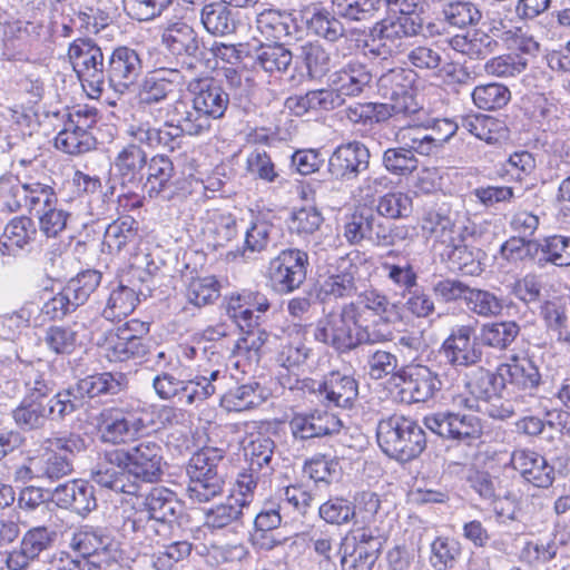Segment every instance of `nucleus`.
I'll use <instances>...</instances> for the list:
<instances>
[{
  "label": "nucleus",
  "mask_w": 570,
  "mask_h": 570,
  "mask_svg": "<svg viewBox=\"0 0 570 570\" xmlns=\"http://www.w3.org/2000/svg\"><path fill=\"white\" fill-rule=\"evenodd\" d=\"M142 71L140 53L131 47L118 46L108 57L106 85L116 92L125 94L137 83Z\"/></svg>",
  "instance_id": "a211bd4d"
},
{
  "label": "nucleus",
  "mask_w": 570,
  "mask_h": 570,
  "mask_svg": "<svg viewBox=\"0 0 570 570\" xmlns=\"http://www.w3.org/2000/svg\"><path fill=\"white\" fill-rule=\"evenodd\" d=\"M416 73L412 69L393 68L382 73L377 80V92L389 101L394 114H414Z\"/></svg>",
  "instance_id": "2eb2a0df"
},
{
  "label": "nucleus",
  "mask_w": 570,
  "mask_h": 570,
  "mask_svg": "<svg viewBox=\"0 0 570 570\" xmlns=\"http://www.w3.org/2000/svg\"><path fill=\"white\" fill-rule=\"evenodd\" d=\"M0 197L10 212H17L24 206L35 215L58 205V197L50 177L42 180L31 178L21 185L9 186L8 190H6V184L2 183Z\"/></svg>",
  "instance_id": "f8f14e48"
},
{
  "label": "nucleus",
  "mask_w": 570,
  "mask_h": 570,
  "mask_svg": "<svg viewBox=\"0 0 570 570\" xmlns=\"http://www.w3.org/2000/svg\"><path fill=\"white\" fill-rule=\"evenodd\" d=\"M512 55L521 56L528 63L530 58L538 56L540 43L534 36L523 27H511L494 33Z\"/></svg>",
  "instance_id": "052dcab7"
},
{
  "label": "nucleus",
  "mask_w": 570,
  "mask_h": 570,
  "mask_svg": "<svg viewBox=\"0 0 570 570\" xmlns=\"http://www.w3.org/2000/svg\"><path fill=\"white\" fill-rule=\"evenodd\" d=\"M138 301L134 288L119 284L110 292L100 317L112 323L120 322L135 311Z\"/></svg>",
  "instance_id": "bf43d9fd"
},
{
  "label": "nucleus",
  "mask_w": 570,
  "mask_h": 570,
  "mask_svg": "<svg viewBox=\"0 0 570 570\" xmlns=\"http://www.w3.org/2000/svg\"><path fill=\"white\" fill-rule=\"evenodd\" d=\"M292 61V51L279 42L261 43L253 55V68L275 78L286 72Z\"/></svg>",
  "instance_id": "c03bdc74"
},
{
  "label": "nucleus",
  "mask_w": 570,
  "mask_h": 570,
  "mask_svg": "<svg viewBox=\"0 0 570 570\" xmlns=\"http://www.w3.org/2000/svg\"><path fill=\"white\" fill-rule=\"evenodd\" d=\"M307 266L306 252L297 248L284 249L268 264V284L278 294H289L305 282Z\"/></svg>",
  "instance_id": "4468645a"
},
{
  "label": "nucleus",
  "mask_w": 570,
  "mask_h": 570,
  "mask_svg": "<svg viewBox=\"0 0 570 570\" xmlns=\"http://www.w3.org/2000/svg\"><path fill=\"white\" fill-rule=\"evenodd\" d=\"M380 268L385 281L403 297L412 288L417 287L419 274L412 261L405 256H400L395 250H389L385 259L381 262Z\"/></svg>",
  "instance_id": "58836bf2"
},
{
  "label": "nucleus",
  "mask_w": 570,
  "mask_h": 570,
  "mask_svg": "<svg viewBox=\"0 0 570 570\" xmlns=\"http://www.w3.org/2000/svg\"><path fill=\"white\" fill-rule=\"evenodd\" d=\"M41 367L40 362L32 363L19 360L17 371L24 386L23 396L47 401L52 394L53 383Z\"/></svg>",
  "instance_id": "3c124183"
},
{
  "label": "nucleus",
  "mask_w": 570,
  "mask_h": 570,
  "mask_svg": "<svg viewBox=\"0 0 570 570\" xmlns=\"http://www.w3.org/2000/svg\"><path fill=\"white\" fill-rule=\"evenodd\" d=\"M239 233V222L233 213L219 209L208 212L205 234L215 249L228 246L238 238Z\"/></svg>",
  "instance_id": "49530a36"
},
{
  "label": "nucleus",
  "mask_w": 570,
  "mask_h": 570,
  "mask_svg": "<svg viewBox=\"0 0 570 570\" xmlns=\"http://www.w3.org/2000/svg\"><path fill=\"white\" fill-rule=\"evenodd\" d=\"M376 440L380 449L399 462L412 461L426 448V435L419 423L397 414L380 420Z\"/></svg>",
  "instance_id": "f03ea898"
},
{
  "label": "nucleus",
  "mask_w": 570,
  "mask_h": 570,
  "mask_svg": "<svg viewBox=\"0 0 570 570\" xmlns=\"http://www.w3.org/2000/svg\"><path fill=\"white\" fill-rule=\"evenodd\" d=\"M425 426L439 436L464 443H472L482 435L481 420L473 414L443 411L424 417Z\"/></svg>",
  "instance_id": "f3484780"
},
{
  "label": "nucleus",
  "mask_w": 570,
  "mask_h": 570,
  "mask_svg": "<svg viewBox=\"0 0 570 570\" xmlns=\"http://www.w3.org/2000/svg\"><path fill=\"white\" fill-rule=\"evenodd\" d=\"M372 80L371 70L360 61H350L330 76L331 86L344 102L346 98L358 97L365 92L371 87Z\"/></svg>",
  "instance_id": "e433bc0d"
},
{
  "label": "nucleus",
  "mask_w": 570,
  "mask_h": 570,
  "mask_svg": "<svg viewBox=\"0 0 570 570\" xmlns=\"http://www.w3.org/2000/svg\"><path fill=\"white\" fill-rule=\"evenodd\" d=\"M439 255L452 272L476 276L483 271L485 254L480 248L465 244L460 234L441 248Z\"/></svg>",
  "instance_id": "c756f323"
},
{
  "label": "nucleus",
  "mask_w": 570,
  "mask_h": 570,
  "mask_svg": "<svg viewBox=\"0 0 570 570\" xmlns=\"http://www.w3.org/2000/svg\"><path fill=\"white\" fill-rule=\"evenodd\" d=\"M520 325L515 321H497L482 325L480 340L483 345L498 351L507 350L519 336Z\"/></svg>",
  "instance_id": "0e129e2a"
},
{
  "label": "nucleus",
  "mask_w": 570,
  "mask_h": 570,
  "mask_svg": "<svg viewBox=\"0 0 570 570\" xmlns=\"http://www.w3.org/2000/svg\"><path fill=\"white\" fill-rule=\"evenodd\" d=\"M492 33H499L500 29L493 27ZM497 36L489 35L481 30H475L468 35H456L450 40L451 48L470 59L483 60L493 53L499 46Z\"/></svg>",
  "instance_id": "de8ad7c7"
},
{
  "label": "nucleus",
  "mask_w": 570,
  "mask_h": 570,
  "mask_svg": "<svg viewBox=\"0 0 570 570\" xmlns=\"http://www.w3.org/2000/svg\"><path fill=\"white\" fill-rule=\"evenodd\" d=\"M356 299L344 303L338 312L317 320L313 337L316 342L347 354L363 345L390 342L393 332L390 314L396 307L383 292L368 288L357 292Z\"/></svg>",
  "instance_id": "f257e3e1"
},
{
  "label": "nucleus",
  "mask_w": 570,
  "mask_h": 570,
  "mask_svg": "<svg viewBox=\"0 0 570 570\" xmlns=\"http://www.w3.org/2000/svg\"><path fill=\"white\" fill-rule=\"evenodd\" d=\"M421 228L423 235L433 242V248L438 252L459 235L451 217L434 209L424 213Z\"/></svg>",
  "instance_id": "603ef678"
},
{
  "label": "nucleus",
  "mask_w": 570,
  "mask_h": 570,
  "mask_svg": "<svg viewBox=\"0 0 570 570\" xmlns=\"http://www.w3.org/2000/svg\"><path fill=\"white\" fill-rule=\"evenodd\" d=\"M165 116H168L183 137L185 135L198 137L212 130V124L198 109L194 99H176L167 105Z\"/></svg>",
  "instance_id": "2f4dec72"
},
{
  "label": "nucleus",
  "mask_w": 570,
  "mask_h": 570,
  "mask_svg": "<svg viewBox=\"0 0 570 570\" xmlns=\"http://www.w3.org/2000/svg\"><path fill=\"white\" fill-rule=\"evenodd\" d=\"M126 135L141 146L168 153L179 149L183 142V136L168 116L160 126H154L148 120L131 122L126 128Z\"/></svg>",
  "instance_id": "393cba45"
},
{
  "label": "nucleus",
  "mask_w": 570,
  "mask_h": 570,
  "mask_svg": "<svg viewBox=\"0 0 570 570\" xmlns=\"http://www.w3.org/2000/svg\"><path fill=\"white\" fill-rule=\"evenodd\" d=\"M385 541L386 535L380 524L353 523L340 544L381 554Z\"/></svg>",
  "instance_id": "4d7b16f0"
},
{
  "label": "nucleus",
  "mask_w": 570,
  "mask_h": 570,
  "mask_svg": "<svg viewBox=\"0 0 570 570\" xmlns=\"http://www.w3.org/2000/svg\"><path fill=\"white\" fill-rule=\"evenodd\" d=\"M125 468L137 480L154 483L164 474V448L156 439H140L127 449H121Z\"/></svg>",
  "instance_id": "ddd939ff"
},
{
  "label": "nucleus",
  "mask_w": 570,
  "mask_h": 570,
  "mask_svg": "<svg viewBox=\"0 0 570 570\" xmlns=\"http://www.w3.org/2000/svg\"><path fill=\"white\" fill-rule=\"evenodd\" d=\"M149 417L150 412L139 401L106 407L97 417L99 438L112 445L134 441L151 425Z\"/></svg>",
  "instance_id": "7ed1b4c3"
},
{
  "label": "nucleus",
  "mask_w": 570,
  "mask_h": 570,
  "mask_svg": "<svg viewBox=\"0 0 570 570\" xmlns=\"http://www.w3.org/2000/svg\"><path fill=\"white\" fill-rule=\"evenodd\" d=\"M358 395V383L351 374L332 371L323 379L321 402L330 406L350 409Z\"/></svg>",
  "instance_id": "4c0bfd02"
},
{
  "label": "nucleus",
  "mask_w": 570,
  "mask_h": 570,
  "mask_svg": "<svg viewBox=\"0 0 570 570\" xmlns=\"http://www.w3.org/2000/svg\"><path fill=\"white\" fill-rule=\"evenodd\" d=\"M50 499L58 508L80 515L88 514L97 507L94 485L82 479L59 484L50 493Z\"/></svg>",
  "instance_id": "c85d7f7f"
},
{
  "label": "nucleus",
  "mask_w": 570,
  "mask_h": 570,
  "mask_svg": "<svg viewBox=\"0 0 570 570\" xmlns=\"http://www.w3.org/2000/svg\"><path fill=\"white\" fill-rule=\"evenodd\" d=\"M275 449V441L271 436L263 433L253 434L244 446L245 461L249 471L262 476H272L278 465Z\"/></svg>",
  "instance_id": "79ce46f5"
},
{
  "label": "nucleus",
  "mask_w": 570,
  "mask_h": 570,
  "mask_svg": "<svg viewBox=\"0 0 570 570\" xmlns=\"http://www.w3.org/2000/svg\"><path fill=\"white\" fill-rule=\"evenodd\" d=\"M127 377L124 373L102 372L88 375L76 384V392L81 397L114 396L127 389Z\"/></svg>",
  "instance_id": "37998d69"
},
{
  "label": "nucleus",
  "mask_w": 570,
  "mask_h": 570,
  "mask_svg": "<svg viewBox=\"0 0 570 570\" xmlns=\"http://www.w3.org/2000/svg\"><path fill=\"white\" fill-rule=\"evenodd\" d=\"M510 464L525 482L535 488L548 489L556 480L554 466L546 456L532 449L513 450Z\"/></svg>",
  "instance_id": "bb28decb"
},
{
  "label": "nucleus",
  "mask_w": 570,
  "mask_h": 570,
  "mask_svg": "<svg viewBox=\"0 0 570 570\" xmlns=\"http://www.w3.org/2000/svg\"><path fill=\"white\" fill-rule=\"evenodd\" d=\"M101 281L100 272L86 269L70 278L52 297L46 301L41 313L50 321H61L83 305L97 289Z\"/></svg>",
  "instance_id": "9d476101"
},
{
  "label": "nucleus",
  "mask_w": 570,
  "mask_h": 570,
  "mask_svg": "<svg viewBox=\"0 0 570 570\" xmlns=\"http://www.w3.org/2000/svg\"><path fill=\"white\" fill-rule=\"evenodd\" d=\"M147 176L140 185L150 198L168 200L174 194L175 167L171 159L163 154L153 156L146 166Z\"/></svg>",
  "instance_id": "f704fd0d"
},
{
  "label": "nucleus",
  "mask_w": 570,
  "mask_h": 570,
  "mask_svg": "<svg viewBox=\"0 0 570 570\" xmlns=\"http://www.w3.org/2000/svg\"><path fill=\"white\" fill-rule=\"evenodd\" d=\"M144 507L163 532L183 514L180 500L174 491L165 487L153 488L145 498Z\"/></svg>",
  "instance_id": "c9c22d12"
},
{
  "label": "nucleus",
  "mask_w": 570,
  "mask_h": 570,
  "mask_svg": "<svg viewBox=\"0 0 570 570\" xmlns=\"http://www.w3.org/2000/svg\"><path fill=\"white\" fill-rule=\"evenodd\" d=\"M394 381L403 384L402 391L409 393L410 402L425 403L435 400L443 387L441 374L432 366L410 363L394 373Z\"/></svg>",
  "instance_id": "dca6fc26"
},
{
  "label": "nucleus",
  "mask_w": 570,
  "mask_h": 570,
  "mask_svg": "<svg viewBox=\"0 0 570 570\" xmlns=\"http://www.w3.org/2000/svg\"><path fill=\"white\" fill-rule=\"evenodd\" d=\"M200 21L205 30L215 37L232 35L237 29L235 13L219 1L210 2L203 7Z\"/></svg>",
  "instance_id": "864d4df0"
},
{
  "label": "nucleus",
  "mask_w": 570,
  "mask_h": 570,
  "mask_svg": "<svg viewBox=\"0 0 570 570\" xmlns=\"http://www.w3.org/2000/svg\"><path fill=\"white\" fill-rule=\"evenodd\" d=\"M255 22L258 32L272 42L292 38L298 32L296 18L286 10L264 9L257 13Z\"/></svg>",
  "instance_id": "a19ab883"
},
{
  "label": "nucleus",
  "mask_w": 570,
  "mask_h": 570,
  "mask_svg": "<svg viewBox=\"0 0 570 570\" xmlns=\"http://www.w3.org/2000/svg\"><path fill=\"white\" fill-rule=\"evenodd\" d=\"M11 417L20 431L42 429L49 420L45 401L23 396L11 411Z\"/></svg>",
  "instance_id": "5fc2aeb1"
},
{
  "label": "nucleus",
  "mask_w": 570,
  "mask_h": 570,
  "mask_svg": "<svg viewBox=\"0 0 570 570\" xmlns=\"http://www.w3.org/2000/svg\"><path fill=\"white\" fill-rule=\"evenodd\" d=\"M222 283L214 275L194 277L189 281L185 297L188 304L202 308L214 304L220 296Z\"/></svg>",
  "instance_id": "338daca9"
},
{
  "label": "nucleus",
  "mask_w": 570,
  "mask_h": 570,
  "mask_svg": "<svg viewBox=\"0 0 570 570\" xmlns=\"http://www.w3.org/2000/svg\"><path fill=\"white\" fill-rule=\"evenodd\" d=\"M141 240L139 223L131 216H122L107 226L102 244L110 254L134 255Z\"/></svg>",
  "instance_id": "72a5a7b5"
},
{
  "label": "nucleus",
  "mask_w": 570,
  "mask_h": 570,
  "mask_svg": "<svg viewBox=\"0 0 570 570\" xmlns=\"http://www.w3.org/2000/svg\"><path fill=\"white\" fill-rule=\"evenodd\" d=\"M0 32L4 55L19 61L30 60L47 35L42 22L26 20L6 10H0Z\"/></svg>",
  "instance_id": "423d86ee"
},
{
  "label": "nucleus",
  "mask_w": 570,
  "mask_h": 570,
  "mask_svg": "<svg viewBox=\"0 0 570 570\" xmlns=\"http://www.w3.org/2000/svg\"><path fill=\"white\" fill-rule=\"evenodd\" d=\"M67 55L82 87H88L91 96H100L107 77L101 48L91 38H77L69 45Z\"/></svg>",
  "instance_id": "1a4fd4ad"
},
{
  "label": "nucleus",
  "mask_w": 570,
  "mask_h": 570,
  "mask_svg": "<svg viewBox=\"0 0 570 570\" xmlns=\"http://www.w3.org/2000/svg\"><path fill=\"white\" fill-rule=\"evenodd\" d=\"M37 236L35 222L28 216L12 218L0 236V253L3 256H18L28 250Z\"/></svg>",
  "instance_id": "ea45409f"
},
{
  "label": "nucleus",
  "mask_w": 570,
  "mask_h": 570,
  "mask_svg": "<svg viewBox=\"0 0 570 570\" xmlns=\"http://www.w3.org/2000/svg\"><path fill=\"white\" fill-rule=\"evenodd\" d=\"M78 323L72 325H51L45 331L43 342L56 355H70L81 345Z\"/></svg>",
  "instance_id": "e2e57ef3"
},
{
  "label": "nucleus",
  "mask_w": 570,
  "mask_h": 570,
  "mask_svg": "<svg viewBox=\"0 0 570 570\" xmlns=\"http://www.w3.org/2000/svg\"><path fill=\"white\" fill-rule=\"evenodd\" d=\"M539 242L538 265L570 266V236L551 235Z\"/></svg>",
  "instance_id": "69168bd1"
},
{
  "label": "nucleus",
  "mask_w": 570,
  "mask_h": 570,
  "mask_svg": "<svg viewBox=\"0 0 570 570\" xmlns=\"http://www.w3.org/2000/svg\"><path fill=\"white\" fill-rule=\"evenodd\" d=\"M226 385L225 380L218 379L216 371H202L194 377L186 380L184 405H198L203 403Z\"/></svg>",
  "instance_id": "13d9d810"
},
{
  "label": "nucleus",
  "mask_w": 570,
  "mask_h": 570,
  "mask_svg": "<svg viewBox=\"0 0 570 570\" xmlns=\"http://www.w3.org/2000/svg\"><path fill=\"white\" fill-rule=\"evenodd\" d=\"M460 127L489 145H498L509 135L503 121L482 114L463 116Z\"/></svg>",
  "instance_id": "09e8293b"
},
{
  "label": "nucleus",
  "mask_w": 570,
  "mask_h": 570,
  "mask_svg": "<svg viewBox=\"0 0 570 570\" xmlns=\"http://www.w3.org/2000/svg\"><path fill=\"white\" fill-rule=\"evenodd\" d=\"M189 90L198 109L212 125L214 120L225 116L229 106V95L213 78L191 82Z\"/></svg>",
  "instance_id": "7c9ffc66"
},
{
  "label": "nucleus",
  "mask_w": 570,
  "mask_h": 570,
  "mask_svg": "<svg viewBox=\"0 0 570 570\" xmlns=\"http://www.w3.org/2000/svg\"><path fill=\"white\" fill-rule=\"evenodd\" d=\"M481 382L488 385L510 387L515 394V401L525 402L528 397H538L540 387L544 384L539 366L525 354H511L507 362L500 364L495 372L485 371Z\"/></svg>",
  "instance_id": "20e7f679"
},
{
  "label": "nucleus",
  "mask_w": 570,
  "mask_h": 570,
  "mask_svg": "<svg viewBox=\"0 0 570 570\" xmlns=\"http://www.w3.org/2000/svg\"><path fill=\"white\" fill-rule=\"evenodd\" d=\"M365 269H367L366 261L357 250L338 257L334 264L330 265L326 275L318 282L316 297L322 303H330L355 296Z\"/></svg>",
  "instance_id": "39448f33"
},
{
  "label": "nucleus",
  "mask_w": 570,
  "mask_h": 570,
  "mask_svg": "<svg viewBox=\"0 0 570 570\" xmlns=\"http://www.w3.org/2000/svg\"><path fill=\"white\" fill-rule=\"evenodd\" d=\"M288 425L293 438L304 442L336 434L343 423L337 415L323 409H314L294 413Z\"/></svg>",
  "instance_id": "b1692460"
},
{
  "label": "nucleus",
  "mask_w": 570,
  "mask_h": 570,
  "mask_svg": "<svg viewBox=\"0 0 570 570\" xmlns=\"http://www.w3.org/2000/svg\"><path fill=\"white\" fill-rule=\"evenodd\" d=\"M271 304L265 294L244 289L240 293L232 294L227 302V314L237 324L240 331L247 328H257L259 326V315L268 311Z\"/></svg>",
  "instance_id": "cd10ccee"
},
{
  "label": "nucleus",
  "mask_w": 570,
  "mask_h": 570,
  "mask_svg": "<svg viewBox=\"0 0 570 570\" xmlns=\"http://www.w3.org/2000/svg\"><path fill=\"white\" fill-rule=\"evenodd\" d=\"M121 449L105 451L99 458L96 468L91 472L92 480L100 487L117 493L137 494L138 484L130 480V473L125 468Z\"/></svg>",
  "instance_id": "5701e85b"
},
{
  "label": "nucleus",
  "mask_w": 570,
  "mask_h": 570,
  "mask_svg": "<svg viewBox=\"0 0 570 570\" xmlns=\"http://www.w3.org/2000/svg\"><path fill=\"white\" fill-rule=\"evenodd\" d=\"M462 554L459 540L440 535L430 544L429 562L434 570L453 569Z\"/></svg>",
  "instance_id": "774afa93"
},
{
  "label": "nucleus",
  "mask_w": 570,
  "mask_h": 570,
  "mask_svg": "<svg viewBox=\"0 0 570 570\" xmlns=\"http://www.w3.org/2000/svg\"><path fill=\"white\" fill-rule=\"evenodd\" d=\"M148 332V323L132 318L116 330L107 331L98 346L109 362L141 361L150 353V340L146 337Z\"/></svg>",
  "instance_id": "0eeeda50"
},
{
  "label": "nucleus",
  "mask_w": 570,
  "mask_h": 570,
  "mask_svg": "<svg viewBox=\"0 0 570 570\" xmlns=\"http://www.w3.org/2000/svg\"><path fill=\"white\" fill-rule=\"evenodd\" d=\"M86 450V441L77 433L47 439L37 456L41 479L58 481L73 472L77 453Z\"/></svg>",
  "instance_id": "9b49d317"
},
{
  "label": "nucleus",
  "mask_w": 570,
  "mask_h": 570,
  "mask_svg": "<svg viewBox=\"0 0 570 570\" xmlns=\"http://www.w3.org/2000/svg\"><path fill=\"white\" fill-rule=\"evenodd\" d=\"M265 400V389L258 382L250 381L225 392L220 404L228 412H243L262 405Z\"/></svg>",
  "instance_id": "8fccbe9b"
},
{
  "label": "nucleus",
  "mask_w": 570,
  "mask_h": 570,
  "mask_svg": "<svg viewBox=\"0 0 570 570\" xmlns=\"http://www.w3.org/2000/svg\"><path fill=\"white\" fill-rule=\"evenodd\" d=\"M474 328L470 325H459L452 328L443 341L438 355L454 367H469L481 361L482 352L472 340Z\"/></svg>",
  "instance_id": "a878e982"
},
{
  "label": "nucleus",
  "mask_w": 570,
  "mask_h": 570,
  "mask_svg": "<svg viewBox=\"0 0 570 570\" xmlns=\"http://www.w3.org/2000/svg\"><path fill=\"white\" fill-rule=\"evenodd\" d=\"M186 473L188 476L186 493L193 502L206 503L223 493L224 478H215L206 474V472H198L189 468H186Z\"/></svg>",
  "instance_id": "6e6d98bb"
},
{
  "label": "nucleus",
  "mask_w": 570,
  "mask_h": 570,
  "mask_svg": "<svg viewBox=\"0 0 570 570\" xmlns=\"http://www.w3.org/2000/svg\"><path fill=\"white\" fill-rule=\"evenodd\" d=\"M160 42L177 66L193 68V63L187 59L196 56L199 50V39L190 24L181 19L169 21L160 33Z\"/></svg>",
  "instance_id": "4be33fe9"
},
{
  "label": "nucleus",
  "mask_w": 570,
  "mask_h": 570,
  "mask_svg": "<svg viewBox=\"0 0 570 570\" xmlns=\"http://www.w3.org/2000/svg\"><path fill=\"white\" fill-rule=\"evenodd\" d=\"M344 104L335 88L309 90L305 95L288 97L285 106L296 116H302L309 110H333Z\"/></svg>",
  "instance_id": "a18cd8bd"
},
{
  "label": "nucleus",
  "mask_w": 570,
  "mask_h": 570,
  "mask_svg": "<svg viewBox=\"0 0 570 570\" xmlns=\"http://www.w3.org/2000/svg\"><path fill=\"white\" fill-rule=\"evenodd\" d=\"M148 164V155L142 146L131 139L118 148L110 163V173L121 188L140 187Z\"/></svg>",
  "instance_id": "6ab92c4d"
},
{
  "label": "nucleus",
  "mask_w": 570,
  "mask_h": 570,
  "mask_svg": "<svg viewBox=\"0 0 570 570\" xmlns=\"http://www.w3.org/2000/svg\"><path fill=\"white\" fill-rule=\"evenodd\" d=\"M183 82L178 68H158L147 72L138 86V105L146 108L163 104L180 89Z\"/></svg>",
  "instance_id": "412c9836"
},
{
  "label": "nucleus",
  "mask_w": 570,
  "mask_h": 570,
  "mask_svg": "<svg viewBox=\"0 0 570 570\" xmlns=\"http://www.w3.org/2000/svg\"><path fill=\"white\" fill-rule=\"evenodd\" d=\"M371 154L361 141L353 140L338 145L328 158V173L340 181L355 180L368 169Z\"/></svg>",
  "instance_id": "aec40b11"
},
{
  "label": "nucleus",
  "mask_w": 570,
  "mask_h": 570,
  "mask_svg": "<svg viewBox=\"0 0 570 570\" xmlns=\"http://www.w3.org/2000/svg\"><path fill=\"white\" fill-rule=\"evenodd\" d=\"M422 31V18L389 16L370 30L366 47L377 57L386 59L403 51L405 40Z\"/></svg>",
  "instance_id": "6e6552de"
},
{
  "label": "nucleus",
  "mask_w": 570,
  "mask_h": 570,
  "mask_svg": "<svg viewBox=\"0 0 570 570\" xmlns=\"http://www.w3.org/2000/svg\"><path fill=\"white\" fill-rule=\"evenodd\" d=\"M117 528L125 539L139 546H151L159 535L165 534L145 509H125Z\"/></svg>",
  "instance_id": "473e14b6"
},
{
  "label": "nucleus",
  "mask_w": 570,
  "mask_h": 570,
  "mask_svg": "<svg viewBox=\"0 0 570 570\" xmlns=\"http://www.w3.org/2000/svg\"><path fill=\"white\" fill-rule=\"evenodd\" d=\"M56 147L69 155L85 154L96 146L92 134L77 125L65 121L63 128L55 138Z\"/></svg>",
  "instance_id": "680f3d73"
}]
</instances>
